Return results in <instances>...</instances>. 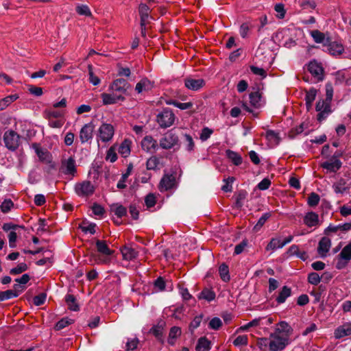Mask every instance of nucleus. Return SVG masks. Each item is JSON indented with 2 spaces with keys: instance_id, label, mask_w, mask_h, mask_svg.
Instances as JSON below:
<instances>
[{
  "instance_id": "obj_59",
  "label": "nucleus",
  "mask_w": 351,
  "mask_h": 351,
  "mask_svg": "<svg viewBox=\"0 0 351 351\" xmlns=\"http://www.w3.org/2000/svg\"><path fill=\"white\" fill-rule=\"evenodd\" d=\"M222 325V322L219 317L213 318L209 324L208 326L213 330H219Z\"/></svg>"
},
{
  "instance_id": "obj_22",
  "label": "nucleus",
  "mask_w": 351,
  "mask_h": 351,
  "mask_svg": "<svg viewBox=\"0 0 351 351\" xmlns=\"http://www.w3.org/2000/svg\"><path fill=\"white\" fill-rule=\"evenodd\" d=\"M334 335L336 339H341L346 336L350 335L351 323H346L342 326H339L337 329H335Z\"/></svg>"
},
{
  "instance_id": "obj_24",
  "label": "nucleus",
  "mask_w": 351,
  "mask_h": 351,
  "mask_svg": "<svg viewBox=\"0 0 351 351\" xmlns=\"http://www.w3.org/2000/svg\"><path fill=\"white\" fill-rule=\"evenodd\" d=\"M165 322L160 321L157 325L154 326L149 330V332L152 333L158 341L163 343L162 333Z\"/></svg>"
},
{
  "instance_id": "obj_3",
  "label": "nucleus",
  "mask_w": 351,
  "mask_h": 351,
  "mask_svg": "<svg viewBox=\"0 0 351 351\" xmlns=\"http://www.w3.org/2000/svg\"><path fill=\"white\" fill-rule=\"evenodd\" d=\"M20 138V136L14 130L6 131L3 134L5 145L11 151H14L19 147Z\"/></svg>"
},
{
  "instance_id": "obj_13",
  "label": "nucleus",
  "mask_w": 351,
  "mask_h": 351,
  "mask_svg": "<svg viewBox=\"0 0 351 351\" xmlns=\"http://www.w3.org/2000/svg\"><path fill=\"white\" fill-rule=\"evenodd\" d=\"M176 185V177L173 174H165L162 178L160 184L159 189L160 191H168L171 189Z\"/></svg>"
},
{
  "instance_id": "obj_36",
  "label": "nucleus",
  "mask_w": 351,
  "mask_h": 351,
  "mask_svg": "<svg viewBox=\"0 0 351 351\" xmlns=\"http://www.w3.org/2000/svg\"><path fill=\"white\" fill-rule=\"evenodd\" d=\"M130 145L131 141L128 139H125L119 147V153L123 157H127L130 154Z\"/></svg>"
},
{
  "instance_id": "obj_8",
  "label": "nucleus",
  "mask_w": 351,
  "mask_h": 351,
  "mask_svg": "<svg viewBox=\"0 0 351 351\" xmlns=\"http://www.w3.org/2000/svg\"><path fill=\"white\" fill-rule=\"evenodd\" d=\"M315 109L319 112L317 115V119L322 122L331 112L330 103L324 99L319 100L316 104Z\"/></svg>"
},
{
  "instance_id": "obj_60",
  "label": "nucleus",
  "mask_w": 351,
  "mask_h": 351,
  "mask_svg": "<svg viewBox=\"0 0 351 351\" xmlns=\"http://www.w3.org/2000/svg\"><path fill=\"white\" fill-rule=\"evenodd\" d=\"M184 143L186 144V148L188 151L191 152L193 150L195 143L193 138L189 134L184 135Z\"/></svg>"
},
{
  "instance_id": "obj_25",
  "label": "nucleus",
  "mask_w": 351,
  "mask_h": 351,
  "mask_svg": "<svg viewBox=\"0 0 351 351\" xmlns=\"http://www.w3.org/2000/svg\"><path fill=\"white\" fill-rule=\"evenodd\" d=\"M138 12L141 16V22L142 25L143 23H147L149 21L150 8L145 3H141L138 7Z\"/></svg>"
},
{
  "instance_id": "obj_53",
  "label": "nucleus",
  "mask_w": 351,
  "mask_h": 351,
  "mask_svg": "<svg viewBox=\"0 0 351 351\" xmlns=\"http://www.w3.org/2000/svg\"><path fill=\"white\" fill-rule=\"evenodd\" d=\"M88 70L90 82H91L95 86L98 85L100 83V80L97 76H96L94 74L93 71V66L89 64L88 66Z\"/></svg>"
},
{
  "instance_id": "obj_26",
  "label": "nucleus",
  "mask_w": 351,
  "mask_h": 351,
  "mask_svg": "<svg viewBox=\"0 0 351 351\" xmlns=\"http://www.w3.org/2000/svg\"><path fill=\"white\" fill-rule=\"evenodd\" d=\"M342 165V162L339 159L332 160L323 162L321 166L331 172H336Z\"/></svg>"
},
{
  "instance_id": "obj_27",
  "label": "nucleus",
  "mask_w": 351,
  "mask_h": 351,
  "mask_svg": "<svg viewBox=\"0 0 351 351\" xmlns=\"http://www.w3.org/2000/svg\"><path fill=\"white\" fill-rule=\"evenodd\" d=\"M319 221L318 215L314 212H308L304 218V223L308 227L317 225Z\"/></svg>"
},
{
  "instance_id": "obj_11",
  "label": "nucleus",
  "mask_w": 351,
  "mask_h": 351,
  "mask_svg": "<svg viewBox=\"0 0 351 351\" xmlns=\"http://www.w3.org/2000/svg\"><path fill=\"white\" fill-rule=\"evenodd\" d=\"M60 171L65 175L74 176L77 171L75 159L69 157L66 160H62Z\"/></svg>"
},
{
  "instance_id": "obj_47",
  "label": "nucleus",
  "mask_w": 351,
  "mask_h": 351,
  "mask_svg": "<svg viewBox=\"0 0 351 351\" xmlns=\"http://www.w3.org/2000/svg\"><path fill=\"white\" fill-rule=\"evenodd\" d=\"M271 217V214L269 213H266L262 215V217L258 219V222L254 227V231H258L265 223L267 220Z\"/></svg>"
},
{
  "instance_id": "obj_58",
  "label": "nucleus",
  "mask_w": 351,
  "mask_h": 351,
  "mask_svg": "<svg viewBox=\"0 0 351 351\" xmlns=\"http://www.w3.org/2000/svg\"><path fill=\"white\" fill-rule=\"evenodd\" d=\"M46 118L49 120L51 118H59L62 116V113L60 111L54 110H47L45 111Z\"/></svg>"
},
{
  "instance_id": "obj_17",
  "label": "nucleus",
  "mask_w": 351,
  "mask_h": 351,
  "mask_svg": "<svg viewBox=\"0 0 351 351\" xmlns=\"http://www.w3.org/2000/svg\"><path fill=\"white\" fill-rule=\"evenodd\" d=\"M154 88V82L150 81L149 79L145 77L141 80L136 85L135 90L138 93L143 92H148Z\"/></svg>"
},
{
  "instance_id": "obj_38",
  "label": "nucleus",
  "mask_w": 351,
  "mask_h": 351,
  "mask_svg": "<svg viewBox=\"0 0 351 351\" xmlns=\"http://www.w3.org/2000/svg\"><path fill=\"white\" fill-rule=\"evenodd\" d=\"M250 103L252 106L258 108L261 106V95L258 92L251 93L249 95Z\"/></svg>"
},
{
  "instance_id": "obj_1",
  "label": "nucleus",
  "mask_w": 351,
  "mask_h": 351,
  "mask_svg": "<svg viewBox=\"0 0 351 351\" xmlns=\"http://www.w3.org/2000/svg\"><path fill=\"white\" fill-rule=\"evenodd\" d=\"M95 245L99 254H92V257L97 264H108L111 260L110 256L114 251L108 247L105 241L97 240Z\"/></svg>"
},
{
  "instance_id": "obj_5",
  "label": "nucleus",
  "mask_w": 351,
  "mask_h": 351,
  "mask_svg": "<svg viewBox=\"0 0 351 351\" xmlns=\"http://www.w3.org/2000/svg\"><path fill=\"white\" fill-rule=\"evenodd\" d=\"M131 88V85L128 81L123 78H119L113 81L110 86V90L114 93H119V95H128V90Z\"/></svg>"
},
{
  "instance_id": "obj_31",
  "label": "nucleus",
  "mask_w": 351,
  "mask_h": 351,
  "mask_svg": "<svg viewBox=\"0 0 351 351\" xmlns=\"http://www.w3.org/2000/svg\"><path fill=\"white\" fill-rule=\"evenodd\" d=\"M110 210L114 213L119 218H121L127 215L126 208L119 204H111L110 206Z\"/></svg>"
},
{
  "instance_id": "obj_40",
  "label": "nucleus",
  "mask_w": 351,
  "mask_h": 351,
  "mask_svg": "<svg viewBox=\"0 0 351 351\" xmlns=\"http://www.w3.org/2000/svg\"><path fill=\"white\" fill-rule=\"evenodd\" d=\"M18 97L16 95H12L0 100V110L5 109L11 103L16 100Z\"/></svg>"
},
{
  "instance_id": "obj_56",
  "label": "nucleus",
  "mask_w": 351,
  "mask_h": 351,
  "mask_svg": "<svg viewBox=\"0 0 351 351\" xmlns=\"http://www.w3.org/2000/svg\"><path fill=\"white\" fill-rule=\"evenodd\" d=\"M168 104H172L181 110H186L193 106V104L191 102L180 103L175 100H171V101L168 102Z\"/></svg>"
},
{
  "instance_id": "obj_44",
  "label": "nucleus",
  "mask_w": 351,
  "mask_h": 351,
  "mask_svg": "<svg viewBox=\"0 0 351 351\" xmlns=\"http://www.w3.org/2000/svg\"><path fill=\"white\" fill-rule=\"evenodd\" d=\"M320 200V197L316 193L312 192L309 194L307 203L309 206L315 207L318 205Z\"/></svg>"
},
{
  "instance_id": "obj_30",
  "label": "nucleus",
  "mask_w": 351,
  "mask_h": 351,
  "mask_svg": "<svg viewBox=\"0 0 351 351\" xmlns=\"http://www.w3.org/2000/svg\"><path fill=\"white\" fill-rule=\"evenodd\" d=\"M332 188L336 193L341 194H343L349 189L346 180L343 178H341L337 182L334 183Z\"/></svg>"
},
{
  "instance_id": "obj_52",
  "label": "nucleus",
  "mask_w": 351,
  "mask_h": 351,
  "mask_svg": "<svg viewBox=\"0 0 351 351\" xmlns=\"http://www.w3.org/2000/svg\"><path fill=\"white\" fill-rule=\"evenodd\" d=\"M317 92L315 88H311L308 90H306L305 101L313 103L315 99Z\"/></svg>"
},
{
  "instance_id": "obj_45",
  "label": "nucleus",
  "mask_w": 351,
  "mask_h": 351,
  "mask_svg": "<svg viewBox=\"0 0 351 351\" xmlns=\"http://www.w3.org/2000/svg\"><path fill=\"white\" fill-rule=\"evenodd\" d=\"M73 323V319H69L68 317H64L56 323L54 328L56 330H60Z\"/></svg>"
},
{
  "instance_id": "obj_33",
  "label": "nucleus",
  "mask_w": 351,
  "mask_h": 351,
  "mask_svg": "<svg viewBox=\"0 0 351 351\" xmlns=\"http://www.w3.org/2000/svg\"><path fill=\"white\" fill-rule=\"evenodd\" d=\"M182 331L181 328L178 326H173L171 328L169 337H168V343L173 346L175 344V339L181 335Z\"/></svg>"
},
{
  "instance_id": "obj_19",
  "label": "nucleus",
  "mask_w": 351,
  "mask_h": 351,
  "mask_svg": "<svg viewBox=\"0 0 351 351\" xmlns=\"http://www.w3.org/2000/svg\"><path fill=\"white\" fill-rule=\"evenodd\" d=\"M293 330L291 326L287 322L282 321L276 325V332L274 334L279 335L280 334H282L286 336L285 337L289 338L292 334Z\"/></svg>"
},
{
  "instance_id": "obj_37",
  "label": "nucleus",
  "mask_w": 351,
  "mask_h": 351,
  "mask_svg": "<svg viewBox=\"0 0 351 351\" xmlns=\"http://www.w3.org/2000/svg\"><path fill=\"white\" fill-rule=\"evenodd\" d=\"M198 298L199 300L204 299L208 302H210L215 298V293L211 289H204L199 294Z\"/></svg>"
},
{
  "instance_id": "obj_55",
  "label": "nucleus",
  "mask_w": 351,
  "mask_h": 351,
  "mask_svg": "<svg viewBox=\"0 0 351 351\" xmlns=\"http://www.w3.org/2000/svg\"><path fill=\"white\" fill-rule=\"evenodd\" d=\"M16 297L17 294H16L15 292H12V290H7L0 292V301H4L5 300Z\"/></svg>"
},
{
  "instance_id": "obj_57",
  "label": "nucleus",
  "mask_w": 351,
  "mask_h": 351,
  "mask_svg": "<svg viewBox=\"0 0 351 351\" xmlns=\"http://www.w3.org/2000/svg\"><path fill=\"white\" fill-rule=\"evenodd\" d=\"M321 280V277L316 272H312L308 274V282L313 285H317Z\"/></svg>"
},
{
  "instance_id": "obj_43",
  "label": "nucleus",
  "mask_w": 351,
  "mask_h": 351,
  "mask_svg": "<svg viewBox=\"0 0 351 351\" xmlns=\"http://www.w3.org/2000/svg\"><path fill=\"white\" fill-rule=\"evenodd\" d=\"M75 10L76 12L80 15L86 16H91L92 15L88 6L86 5L79 4L76 6Z\"/></svg>"
},
{
  "instance_id": "obj_9",
  "label": "nucleus",
  "mask_w": 351,
  "mask_h": 351,
  "mask_svg": "<svg viewBox=\"0 0 351 351\" xmlns=\"http://www.w3.org/2000/svg\"><path fill=\"white\" fill-rule=\"evenodd\" d=\"M308 71L317 79L318 82L322 81L324 77V69L322 64L317 60H313L308 64Z\"/></svg>"
},
{
  "instance_id": "obj_14",
  "label": "nucleus",
  "mask_w": 351,
  "mask_h": 351,
  "mask_svg": "<svg viewBox=\"0 0 351 351\" xmlns=\"http://www.w3.org/2000/svg\"><path fill=\"white\" fill-rule=\"evenodd\" d=\"M159 145L157 141L155 140L152 136H145L141 141V147L143 150L154 153L158 149Z\"/></svg>"
},
{
  "instance_id": "obj_62",
  "label": "nucleus",
  "mask_w": 351,
  "mask_h": 351,
  "mask_svg": "<svg viewBox=\"0 0 351 351\" xmlns=\"http://www.w3.org/2000/svg\"><path fill=\"white\" fill-rule=\"evenodd\" d=\"M145 205L147 208H152L156 204V197L153 193H149L145 199Z\"/></svg>"
},
{
  "instance_id": "obj_50",
  "label": "nucleus",
  "mask_w": 351,
  "mask_h": 351,
  "mask_svg": "<svg viewBox=\"0 0 351 351\" xmlns=\"http://www.w3.org/2000/svg\"><path fill=\"white\" fill-rule=\"evenodd\" d=\"M265 137L269 141H274L276 144L280 141L278 133L271 130H269L266 132Z\"/></svg>"
},
{
  "instance_id": "obj_49",
  "label": "nucleus",
  "mask_w": 351,
  "mask_h": 351,
  "mask_svg": "<svg viewBox=\"0 0 351 351\" xmlns=\"http://www.w3.org/2000/svg\"><path fill=\"white\" fill-rule=\"evenodd\" d=\"M159 164V160L156 156L150 157L147 162L146 167L148 170H155Z\"/></svg>"
},
{
  "instance_id": "obj_28",
  "label": "nucleus",
  "mask_w": 351,
  "mask_h": 351,
  "mask_svg": "<svg viewBox=\"0 0 351 351\" xmlns=\"http://www.w3.org/2000/svg\"><path fill=\"white\" fill-rule=\"evenodd\" d=\"M121 254L124 259L131 261L136 258L138 252L132 247L124 246L121 249Z\"/></svg>"
},
{
  "instance_id": "obj_42",
  "label": "nucleus",
  "mask_w": 351,
  "mask_h": 351,
  "mask_svg": "<svg viewBox=\"0 0 351 351\" xmlns=\"http://www.w3.org/2000/svg\"><path fill=\"white\" fill-rule=\"evenodd\" d=\"M247 195V193L245 190H241L239 191L238 194L237 195L236 197V202H235V206L237 208H241L243 205V200L246 198Z\"/></svg>"
},
{
  "instance_id": "obj_12",
  "label": "nucleus",
  "mask_w": 351,
  "mask_h": 351,
  "mask_svg": "<svg viewBox=\"0 0 351 351\" xmlns=\"http://www.w3.org/2000/svg\"><path fill=\"white\" fill-rule=\"evenodd\" d=\"M95 125L90 122L85 124L80 132V139L82 143H85L93 137Z\"/></svg>"
},
{
  "instance_id": "obj_16",
  "label": "nucleus",
  "mask_w": 351,
  "mask_h": 351,
  "mask_svg": "<svg viewBox=\"0 0 351 351\" xmlns=\"http://www.w3.org/2000/svg\"><path fill=\"white\" fill-rule=\"evenodd\" d=\"M101 97L104 105L114 104H116L118 101H123L125 99L124 96L121 95H118L114 93H113L112 94L105 93H102L101 95Z\"/></svg>"
},
{
  "instance_id": "obj_4",
  "label": "nucleus",
  "mask_w": 351,
  "mask_h": 351,
  "mask_svg": "<svg viewBox=\"0 0 351 351\" xmlns=\"http://www.w3.org/2000/svg\"><path fill=\"white\" fill-rule=\"evenodd\" d=\"M175 115L171 110L164 109L157 115V122L161 128L170 127L174 122Z\"/></svg>"
},
{
  "instance_id": "obj_10",
  "label": "nucleus",
  "mask_w": 351,
  "mask_h": 351,
  "mask_svg": "<svg viewBox=\"0 0 351 351\" xmlns=\"http://www.w3.org/2000/svg\"><path fill=\"white\" fill-rule=\"evenodd\" d=\"M114 127L109 123H103L99 128V137L103 142H108L114 136Z\"/></svg>"
},
{
  "instance_id": "obj_15",
  "label": "nucleus",
  "mask_w": 351,
  "mask_h": 351,
  "mask_svg": "<svg viewBox=\"0 0 351 351\" xmlns=\"http://www.w3.org/2000/svg\"><path fill=\"white\" fill-rule=\"evenodd\" d=\"M184 85L188 89L196 91L205 85V81L201 78L193 79L188 77L184 79Z\"/></svg>"
},
{
  "instance_id": "obj_51",
  "label": "nucleus",
  "mask_w": 351,
  "mask_h": 351,
  "mask_svg": "<svg viewBox=\"0 0 351 351\" xmlns=\"http://www.w3.org/2000/svg\"><path fill=\"white\" fill-rule=\"evenodd\" d=\"M339 254L341 258L346 261L351 259V242L343 248Z\"/></svg>"
},
{
  "instance_id": "obj_20",
  "label": "nucleus",
  "mask_w": 351,
  "mask_h": 351,
  "mask_svg": "<svg viewBox=\"0 0 351 351\" xmlns=\"http://www.w3.org/2000/svg\"><path fill=\"white\" fill-rule=\"evenodd\" d=\"M331 245L330 239L326 237H322L319 242L317 252L322 257L326 256Z\"/></svg>"
},
{
  "instance_id": "obj_34",
  "label": "nucleus",
  "mask_w": 351,
  "mask_h": 351,
  "mask_svg": "<svg viewBox=\"0 0 351 351\" xmlns=\"http://www.w3.org/2000/svg\"><path fill=\"white\" fill-rule=\"evenodd\" d=\"M210 349V341L205 337H200L198 339L195 346L197 351H208Z\"/></svg>"
},
{
  "instance_id": "obj_39",
  "label": "nucleus",
  "mask_w": 351,
  "mask_h": 351,
  "mask_svg": "<svg viewBox=\"0 0 351 351\" xmlns=\"http://www.w3.org/2000/svg\"><path fill=\"white\" fill-rule=\"evenodd\" d=\"M219 272L223 281L228 282L230 280L229 269L227 265L225 263L221 264L219 266Z\"/></svg>"
},
{
  "instance_id": "obj_29",
  "label": "nucleus",
  "mask_w": 351,
  "mask_h": 351,
  "mask_svg": "<svg viewBox=\"0 0 351 351\" xmlns=\"http://www.w3.org/2000/svg\"><path fill=\"white\" fill-rule=\"evenodd\" d=\"M291 295V289L287 286H284L279 292L278 296L276 298V301L278 304L284 303L287 298Z\"/></svg>"
},
{
  "instance_id": "obj_18",
  "label": "nucleus",
  "mask_w": 351,
  "mask_h": 351,
  "mask_svg": "<svg viewBox=\"0 0 351 351\" xmlns=\"http://www.w3.org/2000/svg\"><path fill=\"white\" fill-rule=\"evenodd\" d=\"M32 147L35 149V152L40 161L47 163L51 162V156L47 150L42 149L37 143H34Z\"/></svg>"
},
{
  "instance_id": "obj_63",
  "label": "nucleus",
  "mask_w": 351,
  "mask_h": 351,
  "mask_svg": "<svg viewBox=\"0 0 351 351\" xmlns=\"http://www.w3.org/2000/svg\"><path fill=\"white\" fill-rule=\"evenodd\" d=\"M235 346H246L247 344V337L246 335L238 336L233 342Z\"/></svg>"
},
{
  "instance_id": "obj_2",
  "label": "nucleus",
  "mask_w": 351,
  "mask_h": 351,
  "mask_svg": "<svg viewBox=\"0 0 351 351\" xmlns=\"http://www.w3.org/2000/svg\"><path fill=\"white\" fill-rule=\"evenodd\" d=\"M179 145L178 135L173 130L167 131L160 138L159 146L164 149H170Z\"/></svg>"
},
{
  "instance_id": "obj_6",
  "label": "nucleus",
  "mask_w": 351,
  "mask_h": 351,
  "mask_svg": "<svg viewBox=\"0 0 351 351\" xmlns=\"http://www.w3.org/2000/svg\"><path fill=\"white\" fill-rule=\"evenodd\" d=\"M270 337L274 338V339L269 343V347L271 351H281L289 343V338L287 337L276 334H271Z\"/></svg>"
},
{
  "instance_id": "obj_7",
  "label": "nucleus",
  "mask_w": 351,
  "mask_h": 351,
  "mask_svg": "<svg viewBox=\"0 0 351 351\" xmlns=\"http://www.w3.org/2000/svg\"><path fill=\"white\" fill-rule=\"evenodd\" d=\"M75 191L79 196H90L93 194L95 187L90 181L84 180L75 184Z\"/></svg>"
},
{
  "instance_id": "obj_41",
  "label": "nucleus",
  "mask_w": 351,
  "mask_h": 351,
  "mask_svg": "<svg viewBox=\"0 0 351 351\" xmlns=\"http://www.w3.org/2000/svg\"><path fill=\"white\" fill-rule=\"evenodd\" d=\"M132 169V165H128L127 168V171L122 175L121 179L119 181L117 184V188L120 189H125L126 187V184H125L127 178H128L129 175L131 173V171Z\"/></svg>"
},
{
  "instance_id": "obj_48",
  "label": "nucleus",
  "mask_w": 351,
  "mask_h": 351,
  "mask_svg": "<svg viewBox=\"0 0 351 351\" xmlns=\"http://www.w3.org/2000/svg\"><path fill=\"white\" fill-rule=\"evenodd\" d=\"M28 267L26 263H21L16 267L12 268L10 271V274L12 275H17L27 271Z\"/></svg>"
},
{
  "instance_id": "obj_64",
  "label": "nucleus",
  "mask_w": 351,
  "mask_h": 351,
  "mask_svg": "<svg viewBox=\"0 0 351 351\" xmlns=\"http://www.w3.org/2000/svg\"><path fill=\"white\" fill-rule=\"evenodd\" d=\"M270 185H271V180L269 178H265L263 179L258 183V184L257 185V188L259 190L264 191V190H267V189H269Z\"/></svg>"
},
{
  "instance_id": "obj_35",
  "label": "nucleus",
  "mask_w": 351,
  "mask_h": 351,
  "mask_svg": "<svg viewBox=\"0 0 351 351\" xmlns=\"http://www.w3.org/2000/svg\"><path fill=\"white\" fill-rule=\"evenodd\" d=\"M65 302L68 305L69 309L73 311H78L80 307L77 303L75 297L72 294H67L65 297Z\"/></svg>"
},
{
  "instance_id": "obj_54",
  "label": "nucleus",
  "mask_w": 351,
  "mask_h": 351,
  "mask_svg": "<svg viewBox=\"0 0 351 351\" xmlns=\"http://www.w3.org/2000/svg\"><path fill=\"white\" fill-rule=\"evenodd\" d=\"M300 5L304 10H314L316 8V3L313 0H303L300 2Z\"/></svg>"
},
{
  "instance_id": "obj_23",
  "label": "nucleus",
  "mask_w": 351,
  "mask_h": 351,
  "mask_svg": "<svg viewBox=\"0 0 351 351\" xmlns=\"http://www.w3.org/2000/svg\"><path fill=\"white\" fill-rule=\"evenodd\" d=\"M310 34L316 43H322L325 47H326L327 44L329 43L328 42H330V38L328 36L326 37L324 33L319 30H313L311 32Z\"/></svg>"
},
{
  "instance_id": "obj_61",
  "label": "nucleus",
  "mask_w": 351,
  "mask_h": 351,
  "mask_svg": "<svg viewBox=\"0 0 351 351\" xmlns=\"http://www.w3.org/2000/svg\"><path fill=\"white\" fill-rule=\"evenodd\" d=\"M46 298H47V294L45 293H41L39 295H36L34 298V299H33L34 304L36 306H40L45 303V302L46 300Z\"/></svg>"
},
{
  "instance_id": "obj_32",
  "label": "nucleus",
  "mask_w": 351,
  "mask_h": 351,
  "mask_svg": "<svg viewBox=\"0 0 351 351\" xmlns=\"http://www.w3.org/2000/svg\"><path fill=\"white\" fill-rule=\"evenodd\" d=\"M226 156L236 166L240 165L242 162L243 159L240 154L238 153L232 151L230 149H228L226 152Z\"/></svg>"
},
{
  "instance_id": "obj_46",
  "label": "nucleus",
  "mask_w": 351,
  "mask_h": 351,
  "mask_svg": "<svg viewBox=\"0 0 351 351\" xmlns=\"http://www.w3.org/2000/svg\"><path fill=\"white\" fill-rule=\"evenodd\" d=\"M281 243L282 242L280 239L272 238L270 242L267 244L266 250H275L277 248H282L283 246H281Z\"/></svg>"
},
{
  "instance_id": "obj_21",
  "label": "nucleus",
  "mask_w": 351,
  "mask_h": 351,
  "mask_svg": "<svg viewBox=\"0 0 351 351\" xmlns=\"http://www.w3.org/2000/svg\"><path fill=\"white\" fill-rule=\"evenodd\" d=\"M329 43L327 44V50L332 56H339L343 53L344 51V47L342 44L339 43L336 41H332L330 39Z\"/></svg>"
}]
</instances>
